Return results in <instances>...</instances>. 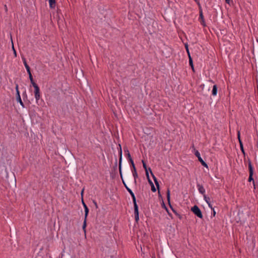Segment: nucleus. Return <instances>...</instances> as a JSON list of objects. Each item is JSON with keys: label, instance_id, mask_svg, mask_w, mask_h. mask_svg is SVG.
Instances as JSON below:
<instances>
[{"label": "nucleus", "instance_id": "obj_20", "mask_svg": "<svg viewBox=\"0 0 258 258\" xmlns=\"http://www.w3.org/2000/svg\"><path fill=\"white\" fill-rule=\"evenodd\" d=\"M194 152H195V155H196V156L199 159L200 157H201V155H200V152L196 150L195 148L194 149Z\"/></svg>", "mask_w": 258, "mask_h": 258}, {"label": "nucleus", "instance_id": "obj_40", "mask_svg": "<svg viewBox=\"0 0 258 258\" xmlns=\"http://www.w3.org/2000/svg\"><path fill=\"white\" fill-rule=\"evenodd\" d=\"M185 47L186 50L188 49V45H187V44H185Z\"/></svg>", "mask_w": 258, "mask_h": 258}, {"label": "nucleus", "instance_id": "obj_7", "mask_svg": "<svg viewBox=\"0 0 258 258\" xmlns=\"http://www.w3.org/2000/svg\"><path fill=\"white\" fill-rule=\"evenodd\" d=\"M204 200L205 201V202L208 205L209 207L211 209H213V207L211 203L210 198L209 197H207L206 195H204Z\"/></svg>", "mask_w": 258, "mask_h": 258}, {"label": "nucleus", "instance_id": "obj_34", "mask_svg": "<svg viewBox=\"0 0 258 258\" xmlns=\"http://www.w3.org/2000/svg\"><path fill=\"white\" fill-rule=\"evenodd\" d=\"M186 51L187 53L188 54V57H189V56H190V52H189V49L186 50Z\"/></svg>", "mask_w": 258, "mask_h": 258}, {"label": "nucleus", "instance_id": "obj_8", "mask_svg": "<svg viewBox=\"0 0 258 258\" xmlns=\"http://www.w3.org/2000/svg\"><path fill=\"white\" fill-rule=\"evenodd\" d=\"M149 170H150L151 174H152V176L153 177V178L154 179V182L156 184V186H157V188L159 189V182L157 180V178L154 176V175L153 174L152 172V170L150 168H149Z\"/></svg>", "mask_w": 258, "mask_h": 258}, {"label": "nucleus", "instance_id": "obj_12", "mask_svg": "<svg viewBox=\"0 0 258 258\" xmlns=\"http://www.w3.org/2000/svg\"><path fill=\"white\" fill-rule=\"evenodd\" d=\"M212 93V95L214 96L217 95V86L216 85H214L213 86Z\"/></svg>", "mask_w": 258, "mask_h": 258}, {"label": "nucleus", "instance_id": "obj_4", "mask_svg": "<svg viewBox=\"0 0 258 258\" xmlns=\"http://www.w3.org/2000/svg\"><path fill=\"white\" fill-rule=\"evenodd\" d=\"M191 211L199 218H203L202 212L200 208L197 205H195L193 207H192L191 209Z\"/></svg>", "mask_w": 258, "mask_h": 258}, {"label": "nucleus", "instance_id": "obj_3", "mask_svg": "<svg viewBox=\"0 0 258 258\" xmlns=\"http://www.w3.org/2000/svg\"><path fill=\"white\" fill-rule=\"evenodd\" d=\"M82 204H83V207L85 209V217H84V222H83L82 228L83 229V231H84L85 234H86V228L87 226V216L88 215L89 210L88 207L87 206V205L84 202L83 198H82Z\"/></svg>", "mask_w": 258, "mask_h": 258}, {"label": "nucleus", "instance_id": "obj_35", "mask_svg": "<svg viewBox=\"0 0 258 258\" xmlns=\"http://www.w3.org/2000/svg\"><path fill=\"white\" fill-rule=\"evenodd\" d=\"M252 184H253V185L254 189H255L256 188V185H255V181L252 182Z\"/></svg>", "mask_w": 258, "mask_h": 258}, {"label": "nucleus", "instance_id": "obj_25", "mask_svg": "<svg viewBox=\"0 0 258 258\" xmlns=\"http://www.w3.org/2000/svg\"><path fill=\"white\" fill-rule=\"evenodd\" d=\"M18 101L19 102L20 104H21V105L22 106L24 107V103H23V102H22V101L21 100V98L20 96H19V98H18Z\"/></svg>", "mask_w": 258, "mask_h": 258}, {"label": "nucleus", "instance_id": "obj_23", "mask_svg": "<svg viewBox=\"0 0 258 258\" xmlns=\"http://www.w3.org/2000/svg\"><path fill=\"white\" fill-rule=\"evenodd\" d=\"M167 200H168L169 204H170V190H169V189H168L167 191Z\"/></svg>", "mask_w": 258, "mask_h": 258}, {"label": "nucleus", "instance_id": "obj_41", "mask_svg": "<svg viewBox=\"0 0 258 258\" xmlns=\"http://www.w3.org/2000/svg\"><path fill=\"white\" fill-rule=\"evenodd\" d=\"M16 91H17V92L18 91H19V89H18V85H16Z\"/></svg>", "mask_w": 258, "mask_h": 258}, {"label": "nucleus", "instance_id": "obj_21", "mask_svg": "<svg viewBox=\"0 0 258 258\" xmlns=\"http://www.w3.org/2000/svg\"><path fill=\"white\" fill-rule=\"evenodd\" d=\"M29 79L30 80L31 84L33 85H34V84H36L35 82L34 81L32 75L31 74H30V75H29Z\"/></svg>", "mask_w": 258, "mask_h": 258}, {"label": "nucleus", "instance_id": "obj_37", "mask_svg": "<svg viewBox=\"0 0 258 258\" xmlns=\"http://www.w3.org/2000/svg\"><path fill=\"white\" fill-rule=\"evenodd\" d=\"M25 67L26 70L30 69V67H29V66L28 65L25 66Z\"/></svg>", "mask_w": 258, "mask_h": 258}, {"label": "nucleus", "instance_id": "obj_6", "mask_svg": "<svg viewBox=\"0 0 258 258\" xmlns=\"http://www.w3.org/2000/svg\"><path fill=\"white\" fill-rule=\"evenodd\" d=\"M119 173L120 174V176L121 177L122 176V174H121L122 150H121V145L120 144H119Z\"/></svg>", "mask_w": 258, "mask_h": 258}, {"label": "nucleus", "instance_id": "obj_14", "mask_svg": "<svg viewBox=\"0 0 258 258\" xmlns=\"http://www.w3.org/2000/svg\"><path fill=\"white\" fill-rule=\"evenodd\" d=\"M142 163H143V168H144V169L146 171V175L147 176V177H148V169H147V165H146V163L144 162V160H142Z\"/></svg>", "mask_w": 258, "mask_h": 258}, {"label": "nucleus", "instance_id": "obj_32", "mask_svg": "<svg viewBox=\"0 0 258 258\" xmlns=\"http://www.w3.org/2000/svg\"><path fill=\"white\" fill-rule=\"evenodd\" d=\"M147 178L148 179V181H149V183L150 184V185H152V184H153V183L152 181L151 180V179L149 178V175H148V177H147Z\"/></svg>", "mask_w": 258, "mask_h": 258}, {"label": "nucleus", "instance_id": "obj_22", "mask_svg": "<svg viewBox=\"0 0 258 258\" xmlns=\"http://www.w3.org/2000/svg\"><path fill=\"white\" fill-rule=\"evenodd\" d=\"M34 96H35V98L36 99V102L37 103H38V101L40 98L41 95H40V94H37V95H35Z\"/></svg>", "mask_w": 258, "mask_h": 258}, {"label": "nucleus", "instance_id": "obj_39", "mask_svg": "<svg viewBox=\"0 0 258 258\" xmlns=\"http://www.w3.org/2000/svg\"><path fill=\"white\" fill-rule=\"evenodd\" d=\"M27 72L28 74H29V75H30V74H31L30 69L27 70Z\"/></svg>", "mask_w": 258, "mask_h": 258}, {"label": "nucleus", "instance_id": "obj_43", "mask_svg": "<svg viewBox=\"0 0 258 258\" xmlns=\"http://www.w3.org/2000/svg\"><path fill=\"white\" fill-rule=\"evenodd\" d=\"M83 192H84V189H83V190H82V192H81L82 197H83Z\"/></svg>", "mask_w": 258, "mask_h": 258}, {"label": "nucleus", "instance_id": "obj_1", "mask_svg": "<svg viewBox=\"0 0 258 258\" xmlns=\"http://www.w3.org/2000/svg\"><path fill=\"white\" fill-rule=\"evenodd\" d=\"M130 194L131 195L132 199H133V202L134 204V214H135V220L137 222H138L139 220V210H138V206L136 202V199L135 197V196L132 190H128V191Z\"/></svg>", "mask_w": 258, "mask_h": 258}, {"label": "nucleus", "instance_id": "obj_13", "mask_svg": "<svg viewBox=\"0 0 258 258\" xmlns=\"http://www.w3.org/2000/svg\"><path fill=\"white\" fill-rule=\"evenodd\" d=\"M198 160L200 162L201 164L204 166L205 167L208 168V166L207 164L203 160V159L201 157H200L198 159Z\"/></svg>", "mask_w": 258, "mask_h": 258}, {"label": "nucleus", "instance_id": "obj_48", "mask_svg": "<svg viewBox=\"0 0 258 258\" xmlns=\"http://www.w3.org/2000/svg\"><path fill=\"white\" fill-rule=\"evenodd\" d=\"M257 42H258V40H257Z\"/></svg>", "mask_w": 258, "mask_h": 258}, {"label": "nucleus", "instance_id": "obj_18", "mask_svg": "<svg viewBox=\"0 0 258 258\" xmlns=\"http://www.w3.org/2000/svg\"><path fill=\"white\" fill-rule=\"evenodd\" d=\"M188 58H189V64L190 66L191 67V68H192V70H194L193 62H192V60L191 57V56H189V57H188Z\"/></svg>", "mask_w": 258, "mask_h": 258}, {"label": "nucleus", "instance_id": "obj_33", "mask_svg": "<svg viewBox=\"0 0 258 258\" xmlns=\"http://www.w3.org/2000/svg\"><path fill=\"white\" fill-rule=\"evenodd\" d=\"M23 63H24V66H27V65H28V64H27V62H26V59H25V58H24V59H23Z\"/></svg>", "mask_w": 258, "mask_h": 258}, {"label": "nucleus", "instance_id": "obj_28", "mask_svg": "<svg viewBox=\"0 0 258 258\" xmlns=\"http://www.w3.org/2000/svg\"><path fill=\"white\" fill-rule=\"evenodd\" d=\"M200 19L203 20V19H204V16H203V12L202 11H200V18H199Z\"/></svg>", "mask_w": 258, "mask_h": 258}, {"label": "nucleus", "instance_id": "obj_36", "mask_svg": "<svg viewBox=\"0 0 258 258\" xmlns=\"http://www.w3.org/2000/svg\"><path fill=\"white\" fill-rule=\"evenodd\" d=\"M17 98H19V96H20L19 91H18L17 92Z\"/></svg>", "mask_w": 258, "mask_h": 258}, {"label": "nucleus", "instance_id": "obj_24", "mask_svg": "<svg viewBox=\"0 0 258 258\" xmlns=\"http://www.w3.org/2000/svg\"><path fill=\"white\" fill-rule=\"evenodd\" d=\"M12 49H13V52H14V54L15 57H16L17 56V52H16V51L15 48H14L13 41H12Z\"/></svg>", "mask_w": 258, "mask_h": 258}, {"label": "nucleus", "instance_id": "obj_2", "mask_svg": "<svg viewBox=\"0 0 258 258\" xmlns=\"http://www.w3.org/2000/svg\"><path fill=\"white\" fill-rule=\"evenodd\" d=\"M130 194L131 195L132 199H133V202L134 204V214H135V220L137 222H138L139 220V210H138V206L136 202V199L135 197V196L132 190H128V191Z\"/></svg>", "mask_w": 258, "mask_h": 258}, {"label": "nucleus", "instance_id": "obj_5", "mask_svg": "<svg viewBox=\"0 0 258 258\" xmlns=\"http://www.w3.org/2000/svg\"><path fill=\"white\" fill-rule=\"evenodd\" d=\"M248 169H249V176L248 181L249 182H251V181L253 182V181H254V180L252 177V176L253 174V169L252 165V164L250 161H249L248 162Z\"/></svg>", "mask_w": 258, "mask_h": 258}, {"label": "nucleus", "instance_id": "obj_9", "mask_svg": "<svg viewBox=\"0 0 258 258\" xmlns=\"http://www.w3.org/2000/svg\"><path fill=\"white\" fill-rule=\"evenodd\" d=\"M197 187L199 192L204 195L205 193V189L204 186L200 184H198Z\"/></svg>", "mask_w": 258, "mask_h": 258}, {"label": "nucleus", "instance_id": "obj_17", "mask_svg": "<svg viewBox=\"0 0 258 258\" xmlns=\"http://www.w3.org/2000/svg\"><path fill=\"white\" fill-rule=\"evenodd\" d=\"M132 173H133V176L134 178V183L135 184H137V178L138 177L137 172L135 171V172H132Z\"/></svg>", "mask_w": 258, "mask_h": 258}, {"label": "nucleus", "instance_id": "obj_16", "mask_svg": "<svg viewBox=\"0 0 258 258\" xmlns=\"http://www.w3.org/2000/svg\"><path fill=\"white\" fill-rule=\"evenodd\" d=\"M131 165H132V172H134L135 171H137L136 170V167H135V164L134 163V161L133 160V159H131V162H130Z\"/></svg>", "mask_w": 258, "mask_h": 258}, {"label": "nucleus", "instance_id": "obj_10", "mask_svg": "<svg viewBox=\"0 0 258 258\" xmlns=\"http://www.w3.org/2000/svg\"><path fill=\"white\" fill-rule=\"evenodd\" d=\"M34 88V95L40 94V91L39 87L36 84H34V85H33Z\"/></svg>", "mask_w": 258, "mask_h": 258}, {"label": "nucleus", "instance_id": "obj_15", "mask_svg": "<svg viewBox=\"0 0 258 258\" xmlns=\"http://www.w3.org/2000/svg\"><path fill=\"white\" fill-rule=\"evenodd\" d=\"M131 165H132V172H134L135 171H137L136 170V167H135V164L134 163V161L133 160V159H131V162H130Z\"/></svg>", "mask_w": 258, "mask_h": 258}, {"label": "nucleus", "instance_id": "obj_38", "mask_svg": "<svg viewBox=\"0 0 258 258\" xmlns=\"http://www.w3.org/2000/svg\"><path fill=\"white\" fill-rule=\"evenodd\" d=\"M213 210V216H215V215H216V212L214 210V209L213 208V209H212Z\"/></svg>", "mask_w": 258, "mask_h": 258}, {"label": "nucleus", "instance_id": "obj_31", "mask_svg": "<svg viewBox=\"0 0 258 258\" xmlns=\"http://www.w3.org/2000/svg\"><path fill=\"white\" fill-rule=\"evenodd\" d=\"M240 149H241V151L242 152V153L243 154H244V151L243 146L242 144H241V146H240Z\"/></svg>", "mask_w": 258, "mask_h": 258}, {"label": "nucleus", "instance_id": "obj_29", "mask_svg": "<svg viewBox=\"0 0 258 258\" xmlns=\"http://www.w3.org/2000/svg\"><path fill=\"white\" fill-rule=\"evenodd\" d=\"M201 24L204 26H206V23H205V20L204 19H203L201 21Z\"/></svg>", "mask_w": 258, "mask_h": 258}, {"label": "nucleus", "instance_id": "obj_42", "mask_svg": "<svg viewBox=\"0 0 258 258\" xmlns=\"http://www.w3.org/2000/svg\"><path fill=\"white\" fill-rule=\"evenodd\" d=\"M225 2L226 3H227L228 4L230 3V0H225Z\"/></svg>", "mask_w": 258, "mask_h": 258}, {"label": "nucleus", "instance_id": "obj_27", "mask_svg": "<svg viewBox=\"0 0 258 258\" xmlns=\"http://www.w3.org/2000/svg\"><path fill=\"white\" fill-rule=\"evenodd\" d=\"M151 190L153 192H155L156 191V189L154 184H152V185H151Z\"/></svg>", "mask_w": 258, "mask_h": 258}, {"label": "nucleus", "instance_id": "obj_26", "mask_svg": "<svg viewBox=\"0 0 258 258\" xmlns=\"http://www.w3.org/2000/svg\"><path fill=\"white\" fill-rule=\"evenodd\" d=\"M237 136H238V140H239V144H240V146L241 144H242V143L240 138V132H238Z\"/></svg>", "mask_w": 258, "mask_h": 258}, {"label": "nucleus", "instance_id": "obj_46", "mask_svg": "<svg viewBox=\"0 0 258 258\" xmlns=\"http://www.w3.org/2000/svg\"><path fill=\"white\" fill-rule=\"evenodd\" d=\"M210 82L213 83V81L212 80H209Z\"/></svg>", "mask_w": 258, "mask_h": 258}, {"label": "nucleus", "instance_id": "obj_11", "mask_svg": "<svg viewBox=\"0 0 258 258\" xmlns=\"http://www.w3.org/2000/svg\"><path fill=\"white\" fill-rule=\"evenodd\" d=\"M49 7L51 9H54L56 6L55 0H48Z\"/></svg>", "mask_w": 258, "mask_h": 258}, {"label": "nucleus", "instance_id": "obj_19", "mask_svg": "<svg viewBox=\"0 0 258 258\" xmlns=\"http://www.w3.org/2000/svg\"><path fill=\"white\" fill-rule=\"evenodd\" d=\"M124 152L127 153L126 154H127V159H128L129 162H130L131 159H132V158L131 157V154H130L128 150L127 149H126V150H124Z\"/></svg>", "mask_w": 258, "mask_h": 258}, {"label": "nucleus", "instance_id": "obj_45", "mask_svg": "<svg viewBox=\"0 0 258 258\" xmlns=\"http://www.w3.org/2000/svg\"><path fill=\"white\" fill-rule=\"evenodd\" d=\"M94 203L95 204V205L97 207V203H96V202L94 201Z\"/></svg>", "mask_w": 258, "mask_h": 258}, {"label": "nucleus", "instance_id": "obj_44", "mask_svg": "<svg viewBox=\"0 0 258 258\" xmlns=\"http://www.w3.org/2000/svg\"><path fill=\"white\" fill-rule=\"evenodd\" d=\"M5 8L6 11H7V7L6 5L5 6Z\"/></svg>", "mask_w": 258, "mask_h": 258}, {"label": "nucleus", "instance_id": "obj_30", "mask_svg": "<svg viewBox=\"0 0 258 258\" xmlns=\"http://www.w3.org/2000/svg\"><path fill=\"white\" fill-rule=\"evenodd\" d=\"M123 183L125 187V188L126 189V190H127V191H128V190H131L126 185V184L125 183V182L124 181H123Z\"/></svg>", "mask_w": 258, "mask_h": 258}, {"label": "nucleus", "instance_id": "obj_47", "mask_svg": "<svg viewBox=\"0 0 258 258\" xmlns=\"http://www.w3.org/2000/svg\"><path fill=\"white\" fill-rule=\"evenodd\" d=\"M166 210L167 212H168V210H167V209L166 208Z\"/></svg>", "mask_w": 258, "mask_h": 258}]
</instances>
